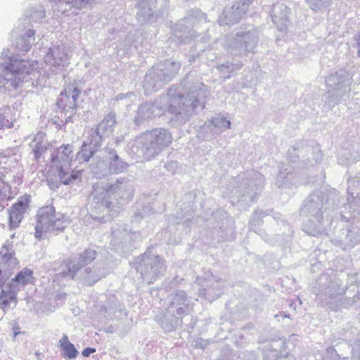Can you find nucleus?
I'll return each instance as SVG.
<instances>
[{"mask_svg": "<svg viewBox=\"0 0 360 360\" xmlns=\"http://www.w3.org/2000/svg\"><path fill=\"white\" fill-rule=\"evenodd\" d=\"M72 147L70 144H63L54 149L50 158V165L46 173L49 184H53L56 178L63 185L74 184L81 180L83 169H71L73 161Z\"/></svg>", "mask_w": 360, "mask_h": 360, "instance_id": "obj_1", "label": "nucleus"}, {"mask_svg": "<svg viewBox=\"0 0 360 360\" xmlns=\"http://www.w3.org/2000/svg\"><path fill=\"white\" fill-rule=\"evenodd\" d=\"M61 214L56 212L53 206L42 207L39 213L34 236L41 239L44 233L59 230L63 225Z\"/></svg>", "mask_w": 360, "mask_h": 360, "instance_id": "obj_2", "label": "nucleus"}, {"mask_svg": "<svg viewBox=\"0 0 360 360\" xmlns=\"http://www.w3.org/2000/svg\"><path fill=\"white\" fill-rule=\"evenodd\" d=\"M80 91L75 83H70L67 85L65 89L60 94L57 99V105L61 112L66 115L65 122H68L73 115L76 112L77 101L79 96Z\"/></svg>", "mask_w": 360, "mask_h": 360, "instance_id": "obj_3", "label": "nucleus"}, {"mask_svg": "<svg viewBox=\"0 0 360 360\" xmlns=\"http://www.w3.org/2000/svg\"><path fill=\"white\" fill-rule=\"evenodd\" d=\"M31 196L28 194L22 195L11 207L9 212V225L15 229L22 221L24 214L29 208Z\"/></svg>", "mask_w": 360, "mask_h": 360, "instance_id": "obj_4", "label": "nucleus"}, {"mask_svg": "<svg viewBox=\"0 0 360 360\" xmlns=\"http://www.w3.org/2000/svg\"><path fill=\"white\" fill-rule=\"evenodd\" d=\"M60 350L63 356L69 359H75L78 355V352L74 345L69 341L68 337L64 335L59 341Z\"/></svg>", "mask_w": 360, "mask_h": 360, "instance_id": "obj_5", "label": "nucleus"}, {"mask_svg": "<svg viewBox=\"0 0 360 360\" xmlns=\"http://www.w3.org/2000/svg\"><path fill=\"white\" fill-rule=\"evenodd\" d=\"M14 303L16 305L17 297L16 295L13 291L2 290L0 295V307L6 311L11 308V304Z\"/></svg>", "mask_w": 360, "mask_h": 360, "instance_id": "obj_6", "label": "nucleus"}, {"mask_svg": "<svg viewBox=\"0 0 360 360\" xmlns=\"http://www.w3.org/2000/svg\"><path fill=\"white\" fill-rule=\"evenodd\" d=\"M32 274V270L25 268L18 273L13 281L16 282L20 285L25 286L32 281L33 278Z\"/></svg>", "mask_w": 360, "mask_h": 360, "instance_id": "obj_7", "label": "nucleus"}, {"mask_svg": "<svg viewBox=\"0 0 360 360\" xmlns=\"http://www.w3.org/2000/svg\"><path fill=\"white\" fill-rule=\"evenodd\" d=\"M18 262L16 258L15 257V252H7L6 253H3V252H0V266H2L3 269L6 270L11 264H17Z\"/></svg>", "mask_w": 360, "mask_h": 360, "instance_id": "obj_8", "label": "nucleus"}, {"mask_svg": "<svg viewBox=\"0 0 360 360\" xmlns=\"http://www.w3.org/2000/svg\"><path fill=\"white\" fill-rule=\"evenodd\" d=\"M65 266L67 267V270L63 271L60 274L63 278L70 277L73 279L81 269V266L73 264V262L71 259L65 262Z\"/></svg>", "mask_w": 360, "mask_h": 360, "instance_id": "obj_9", "label": "nucleus"}, {"mask_svg": "<svg viewBox=\"0 0 360 360\" xmlns=\"http://www.w3.org/2000/svg\"><path fill=\"white\" fill-rule=\"evenodd\" d=\"M50 147L51 144L49 143H44L43 142L40 141L36 143L32 150L34 159L39 160L46 153Z\"/></svg>", "mask_w": 360, "mask_h": 360, "instance_id": "obj_10", "label": "nucleus"}, {"mask_svg": "<svg viewBox=\"0 0 360 360\" xmlns=\"http://www.w3.org/2000/svg\"><path fill=\"white\" fill-rule=\"evenodd\" d=\"M96 352V349L95 348H91V347H86L85 348L82 354L85 357H87L89 356L91 353H94Z\"/></svg>", "mask_w": 360, "mask_h": 360, "instance_id": "obj_11", "label": "nucleus"}, {"mask_svg": "<svg viewBox=\"0 0 360 360\" xmlns=\"http://www.w3.org/2000/svg\"><path fill=\"white\" fill-rule=\"evenodd\" d=\"M5 117L0 113V129H1L4 127Z\"/></svg>", "mask_w": 360, "mask_h": 360, "instance_id": "obj_12", "label": "nucleus"}, {"mask_svg": "<svg viewBox=\"0 0 360 360\" xmlns=\"http://www.w3.org/2000/svg\"><path fill=\"white\" fill-rule=\"evenodd\" d=\"M106 127V123L105 120H103L98 126L97 130L99 131L101 128H103Z\"/></svg>", "mask_w": 360, "mask_h": 360, "instance_id": "obj_13", "label": "nucleus"}, {"mask_svg": "<svg viewBox=\"0 0 360 360\" xmlns=\"http://www.w3.org/2000/svg\"><path fill=\"white\" fill-rule=\"evenodd\" d=\"M82 265H84L88 262V261L84 257V258H82Z\"/></svg>", "mask_w": 360, "mask_h": 360, "instance_id": "obj_14", "label": "nucleus"}, {"mask_svg": "<svg viewBox=\"0 0 360 360\" xmlns=\"http://www.w3.org/2000/svg\"><path fill=\"white\" fill-rule=\"evenodd\" d=\"M70 3L74 4L76 6H78L77 0H72Z\"/></svg>", "mask_w": 360, "mask_h": 360, "instance_id": "obj_15", "label": "nucleus"}, {"mask_svg": "<svg viewBox=\"0 0 360 360\" xmlns=\"http://www.w3.org/2000/svg\"><path fill=\"white\" fill-rule=\"evenodd\" d=\"M3 268L1 266H0V277L2 276V273H3Z\"/></svg>", "mask_w": 360, "mask_h": 360, "instance_id": "obj_16", "label": "nucleus"}, {"mask_svg": "<svg viewBox=\"0 0 360 360\" xmlns=\"http://www.w3.org/2000/svg\"><path fill=\"white\" fill-rule=\"evenodd\" d=\"M94 255H95V252H94L92 253V256H91V259H90V260H89V261H91V260H92V259H94Z\"/></svg>", "mask_w": 360, "mask_h": 360, "instance_id": "obj_17", "label": "nucleus"}, {"mask_svg": "<svg viewBox=\"0 0 360 360\" xmlns=\"http://www.w3.org/2000/svg\"><path fill=\"white\" fill-rule=\"evenodd\" d=\"M18 333H19L18 332H15L14 333L15 336H16Z\"/></svg>", "mask_w": 360, "mask_h": 360, "instance_id": "obj_18", "label": "nucleus"}, {"mask_svg": "<svg viewBox=\"0 0 360 360\" xmlns=\"http://www.w3.org/2000/svg\"><path fill=\"white\" fill-rule=\"evenodd\" d=\"M84 1H85V0H80L81 3H84Z\"/></svg>", "mask_w": 360, "mask_h": 360, "instance_id": "obj_19", "label": "nucleus"}, {"mask_svg": "<svg viewBox=\"0 0 360 360\" xmlns=\"http://www.w3.org/2000/svg\"><path fill=\"white\" fill-rule=\"evenodd\" d=\"M88 253H91L90 252H88L87 251H85L84 254H88Z\"/></svg>", "mask_w": 360, "mask_h": 360, "instance_id": "obj_20", "label": "nucleus"}]
</instances>
